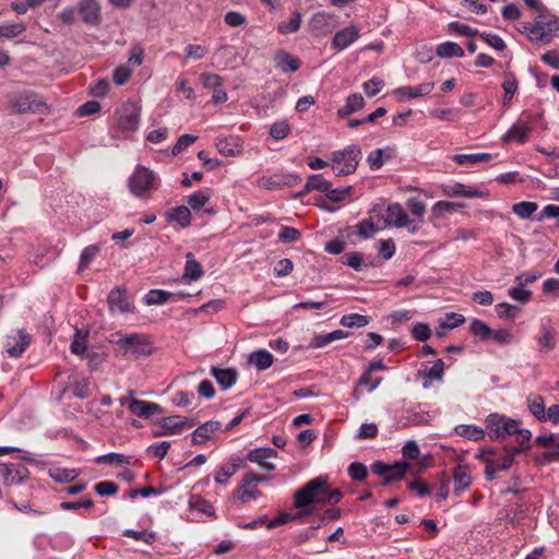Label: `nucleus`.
Returning a JSON list of instances; mask_svg holds the SVG:
<instances>
[{
	"label": "nucleus",
	"instance_id": "6e6d98bb",
	"mask_svg": "<svg viewBox=\"0 0 559 559\" xmlns=\"http://www.w3.org/2000/svg\"><path fill=\"white\" fill-rule=\"evenodd\" d=\"M96 462L99 464H117V465H123V464H130V457L120 454V453H108L100 455L96 459Z\"/></svg>",
	"mask_w": 559,
	"mask_h": 559
},
{
	"label": "nucleus",
	"instance_id": "c03bdc74",
	"mask_svg": "<svg viewBox=\"0 0 559 559\" xmlns=\"http://www.w3.org/2000/svg\"><path fill=\"white\" fill-rule=\"evenodd\" d=\"M538 209L536 202L522 201L513 204L512 212L522 219L530 218Z\"/></svg>",
	"mask_w": 559,
	"mask_h": 559
},
{
	"label": "nucleus",
	"instance_id": "4d7b16f0",
	"mask_svg": "<svg viewBox=\"0 0 559 559\" xmlns=\"http://www.w3.org/2000/svg\"><path fill=\"white\" fill-rule=\"evenodd\" d=\"M411 334L414 340L425 342L431 336V329L427 323L417 322L413 325Z\"/></svg>",
	"mask_w": 559,
	"mask_h": 559
},
{
	"label": "nucleus",
	"instance_id": "f8f14e48",
	"mask_svg": "<svg viewBox=\"0 0 559 559\" xmlns=\"http://www.w3.org/2000/svg\"><path fill=\"white\" fill-rule=\"evenodd\" d=\"M335 25V15L326 12L316 13L309 22L310 32L317 37H322L332 33Z\"/></svg>",
	"mask_w": 559,
	"mask_h": 559
},
{
	"label": "nucleus",
	"instance_id": "79ce46f5",
	"mask_svg": "<svg viewBox=\"0 0 559 559\" xmlns=\"http://www.w3.org/2000/svg\"><path fill=\"white\" fill-rule=\"evenodd\" d=\"M99 251H100L99 245H91V246H87L86 248H84L80 255L78 271L83 272L84 270H86L90 266V264L92 263V261L99 253Z\"/></svg>",
	"mask_w": 559,
	"mask_h": 559
},
{
	"label": "nucleus",
	"instance_id": "473e14b6",
	"mask_svg": "<svg viewBox=\"0 0 559 559\" xmlns=\"http://www.w3.org/2000/svg\"><path fill=\"white\" fill-rule=\"evenodd\" d=\"M186 425L192 427L195 425V423L194 420H188L181 416L164 417L162 421V427L167 430L168 435H175L179 432V430Z\"/></svg>",
	"mask_w": 559,
	"mask_h": 559
},
{
	"label": "nucleus",
	"instance_id": "a19ab883",
	"mask_svg": "<svg viewBox=\"0 0 559 559\" xmlns=\"http://www.w3.org/2000/svg\"><path fill=\"white\" fill-rule=\"evenodd\" d=\"M491 159L489 153H473V154H456L453 156V160L460 165H475Z\"/></svg>",
	"mask_w": 559,
	"mask_h": 559
},
{
	"label": "nucleus",
	"instance_id": "338daca9",
	"mask_svg": "<svg viewBox=\"0 0 559 559\" xmlns=\"http://www.w3.org/2000/svg\"><path fill=\"white\" fill-rule=\"evenodd\" d=\"M200 81L205 88L216 90L223 85V79L215 73H202Z\"/></svg>",
	"mask_w": 559,
	"mask_h": 559
},
{
	"label": "nucleus",
	"instance_id": "a878e982",
	"mask_svg": "<svg viewBox=\"0 0 559 559\" xmlns=\"http://www.w3.org/2000/svg\"><path fill=\"white\" fill-rule=\"evenodd\" d=\"M210 372L224 391L230 389L238 379V372L233 368H218L213 366Z\"/></svg>",
	"mask_w": 559,
	"mask_h": 559
},
{
	"label": "nucleus",
	"instance_id": "69168bd1",
	"mask_svg": "<svg viewBox=\"0 0 559 559\" xmlns=\"http://www.w3.org/2000/svg\"><path fill=\"white\" fill-rule=\"evenodd\" d=\"M508 295L512 299H514L516 301H520L521 304H526L532 298V292L527 290V289H524V287L520 286L519 284L515 287H511L508 290Z\"/></svg>",
	"mask_w": 559,
	"mask_h": 559
},
{
	"label": "nucleus",
	"instance_id": "0e129e2a",
	"mask_svg": "<svg viewBox=\"0 0 559 559\" xmlns=\"http://www.w3.org/2000/svg\"><path fill=\"white\" fill-rule=\"evenodd\" d=\"M300 68V60L285 51H282V72H295Z\"/></svg>",
	"mask_w": 559,
	"mask_h": 559
},
{
	"label": "nucleus",
	"instance_id": "de8ad7c7",
	"mask_svg": "<svg viewBox=\"0 0 559 559\" xmlns=\"http://www.w3.org/2000/svg\"><path fill=\"white\" fill-rule=\"evenodd\" d=\"M469 331L474 336L479 337L481 341L489 340L492 334V330L479 319H474L471 322Z\"/></svg>",
	"mask_w": 559,
	"mask_h": 559
},
{
	"label": "nucleus",
	"instance_id": "393cba45",
	"mask_svg": "<svg viewBox=\"0 0 559 559\" xmlns=\"http://www.w3.org/2000/svg\"><path fill=\"white\" fill-rule=\"evenodd\" d=\"M435 88L433 82H425L417 86H401L397 87L394 93L405 99H412L429 95Z\"/></svg>",
	"mask_w": 559,
	"mask_h": 559
},
{
	"label": "nucleus",
	"instance_id": "774afa93",
	"mask_svg": "<svg viewBox=\"0 0 559 559\" xmlns=\"http://www.w3.org/2000/svg\"><path fill=\"white\" fill-rule=\"evenodd\" d=\"M118 489V485L109 480L99 481L94 486L95 492L99 496H112L117 493Z\"/></svg>",
	"mask_w": 559,
	"mask_h": 559
},
{
	"label": "nucleus",
	"instance_id": "cd10ccee",
	"mask_svg": "<svg viewBox=\"0 0 559 559\" xmlns=\"http://www.w3.org/2000/svg\"><path fill=\"white\" fill-rule=\"evenodd\" d=\"M538 350L542 354H547L556 348L557 340L556 332L548 326H542L539 335L536 338Z\"/></svg>",
	"mask_w": 559,
	"mask_h": 559
},
{
	"label": "nucleus",
	"instance_id": "13d9d810",
	"mask_svg": "<svg viewBox=\"0 0 559 559\" xmlns=\"http://www.w3.org/2000/svg\"><path fill=\"white\" fill-rule=\"evenodd\" d=\"M301 24V13L299 11H294L288 21L282 23V34H290L295 33L299 29Z\"/></svg>",
	"mask_w": 559,
	"mask_h": 559
},
{
	"label": "nucleus",
	"instance_id": "e433bc0d",
	"mask_svg": "<svg viewBox=\"0 0 559 559\" xmlns=\"http://www.w3.org/2000/svg\"><path fill=\"white\" fill-rule=\"evenodd\" d=\"M212 197V191L210 188L201 189L187 198L188 207L197 211L201 209L204 204H206Z\"/></svg>",
	"mask_w": 559,
	"mask_h": 559
},
{
	"label": "nucleus",
	"instance_id": "0eeeda50",
	"mask_svg": "<svg viewBox=\"0 0 559 559\" xmlns=\"http://www.w3.org/2000/svg\"><path fill=\"white\" fill-rule=\"evenodd\" d=\"M485 423L488 436L491 440H501L507 436L514 435V432L518 430L516 420L508 418L504 415H499L497 413L490 414L486 418Z\"/></svg>",
	"mask_w": 559,
	"mask_h": 559
},
{
	"label": "nucleus",
	"instance_id": "9b49d317",
	"mask_svg": "<svg viewBox=\"0 0 559 559\" xmlns=\"http://www.w3.org/2000/svg\"><path fill=\"white\" fill-rule=\"evenodd\" d=\"M0 475L7 486H14L27 479L29 477V471L22 463L1 464Z\"/></svg>",
	"mask_w": 559,
	"mask_h": 559
},
{
	"label": "nucleus",
	"instance_id": "6ab92c4d",
	"mask_svg": "<svg viewBox=\"0 0 559 559\" xmlns=\"http://www.w3.org/2000/svg\"><path fill=\"white\" fill-rule=\"evenodd\" d=\"M330 183L331 182L326 180L321 174L310 175L302 190L298 194H296V197L305 195L311 191H319L325 193L326 190L330 189ZM282 198H295V195L288 192L287 195L282 194Z\"/></svg>",
	"mask_w": 559,
	"mask_h": 559
},
{
	"label": "nucleus",
	"instance_id": "1a4fd4ad",
	"mask_svg": "<svg viewBox=\"0 0 559 559\" xmlns=\"http://www.w3.org/2000/svg\"><path fill=\"white\" fill-rule=\"evenodd\" d=\"M116 118L121 131H135L139 127L140 107L134 102H126L116 110Z\"/></svg>",
	"mask_w": 559,
	"mask_h": 559
},
{
	"label": "nucleus",
	"instance_id": "7c9ffc66",
	"mask_svg": "<svg viewBox=\"0 0 559 559\" xmlns=\"http://www.w3.org/2000/svg\"><path fill=\"white\" fill-rule=\"evenodd\" d=\"M216 147L225 156H235L241 151L239 139L236 136L217 138Z\"/></svg>",
	"mask_w": 559,
	"mask_h": 559
},
{
	"label": "nucleus",
	"instance_id": "09e8293b",
	"mask_svg": "<svg viewBox=\"0 0 559 559\" xmlns=\"http://www.w3.org/2000/svg\"><path fill=\"white\" fill-rule=\"evenodd\" d=\"M369 322V317L358 313L345 314L341 319V324L346 328H362L366 326Z\"/></svg>",
	"mask_w": 559,
	"mask_h": 559
},
{
	"label": "nucleus",
	"instance_id": "423d86ee",
	"mask_svg": "<svg viewBox=\"0 0 559 559\" xmlns=\"http://www.w3.org/2000/svg\"><path fill=\"white\" fill-rule=\"evenodd\" d=\"M118 338L115 341L117 345L131 352L136 357L148 356L152 354V343L146 334L132 333L121 334L117 333Z\"/></svg>",
	"mask_w": 559,
	"mask_h": 559
},
{
	"label": "nucleus",
	"instance_id": "7ed1b4c3",
	"mask_svg": "<svg viewBox=\"0 0 559 559\" xmlns=\"http://www.w3.org/2000/svg\"><path fill=\"white\" fill-rule=\"evenodd\" d=\"M328 490V479L317 477L308 481L295 495V506L298 509L306 508L311 504H325Z\"/></svg>",
	"mask_w": 559,
	"mask_h": 559
},
{
	"label": "nucleus",
	"instance_id": "a18cd8bd",
	"mask_svg": "<svg viewBox=\"0 0 559 559\" xmlns=\"http://www.w3.org/2000/svg\"><path fill=\"white\" fill-rule=\"evenodd\" d=\"M455 432L469 440H480L484 438L485 432L481 428L474 425H460L455 428Z\"/></svg>",
	"mask_w": 559,
	"mask_h": 559
},
{
	"label": "nucleus",
	"instance_id": "58836bf2",
	"mask_svg": "<svg viewBox=\"0 0 559 559\" xmlns=\"http://www.w3.org/2000/svg\"><path fill=\"white\" fill-rule=\"evenodd\" d=\"M502 88H503V92H504V95H503V106H508L510 104V102L512 100L514 94L516 93L518 91V80L515 78V75L511 72L507 73L504 75V81L502 83Z\"/></svg>",
	"mask_w": 559,
	"mask_h": 559
},
{
	"label": "nucleus",
	"instance_id": "4c0bfd02",
	"mask_svg": "<svg viewBox=\"0 0 559 559\" xmlns=\"http://www.w3.org/2000/svg\"><path fill=\"white\" fill-rule=\"evenodd\" d=\"M409 466L411 464L407 462H396L395 464L391 465V469L388 472L386 477L382 481V485L386 486L393 481L403 479Z\"/></svg>",
	"mask_w": 559,
	"mask_h": 559
},
{
	"label": "nucleus",
	"instance_id": "9d476101",
	"mask_svg": "<svg viewBox=\"0 0 559 559\" xmlns=\"http://www.w3.org/2000/svg\"><path fill=\"white\" fill-rule=\"evenodd\" d=\"M76 9L86 25L97 27L102 24V11L97 0H79Z\"/></svg>",
	"mask_w": 559,
	"mask_h": 559
},
{
	"label": "nucleus",
	"instance_id": "5701e85b",
	"mask_svg": "<svg viewBox=\"0 0 559 559\" xmlns=\"http://www.w3.org/2000/svg\"><path fill=\"white\" fill-rule=\"evenodd\" d=\"M453 493L460 497L472 484V476L467 465H457L453 468Z\"/></svg>",
	"mask_w": 559,
	"mask_h": 559
},
{
	"label": "nucleus",
	"instance_id": "b1692460",
	"mask_svg": "<svg viewBox=\"0 0 559 559\" xmlns=\"http://www.w3.org/2000/svg\"><path fill=\"white\" fill-rule=\"evenodd\" d=\"M531 128L528 127L526 121L519 120L514 123L503 135L502 141L507 142H516L518 144H524L528 140V133Z\"/></svg>",
	"mask_w": 559,
	"mask_h": 559
},
{
	"label": "nucleus",
	"instance_id": "bf43d9fd",
	"mask_svg": "<svg viewBox=\"0 0 559 559\" xmlns=\"http://www.w3.org/2000/svg\"><path fill=\"white\" fill-rule=\"evenodd\" d=\"M444 373V362L438 359L433 365L424 371V377L430 381L441 380Z\"/></svg>",
	"mask_w": 559,
	"mask_h": 559
},
{
	"label": "nucleus",
	"instance_id": "3c124183",
	"mask_svg": "<svg viewBox=\"0 0 559 559\" xmlns=\"http://www.w3.org/2000/svg\"><path fill=\"white\" fill-rule=\"evenodd\" d=\"M341 261L343 264L354 269L355 271H361L367 264L364 262L362 255L357 252H347L342 258Z\"/></svg>",
	"mask_w": 559,
	"mask_h": 559
},
{
	"label": "nucleus",
	"instance_id": "2eb2a0df",
	"mask_svg": "<svg viewBox=\"0 0 559 559\" xmlns=\"http://www.w3.org/2000/svg\"><path fill=\"white\" fill-rule=\"evenodd\" d=\"M382 217L385 226L393 225L397 228H402L408 226L409 223L408 214L400 203L389 204Z\"/></svg>",
	"mask_w": 559,
	"mask_h": 559
},
{
	"label": "nucleus",
	"instance_id": "052dcab7",
	"mask_svg": "<svg viewBox=\"0 0 559 559\" xmlns=\"http://www.w3.org/2000/svg\"><path fill=\"white\" fill-rule=\"evenodd\" d=\"M496 311L500 319H514L520 309L516 306H513L508 302H500L496 305Z\"/></svg>",
	"mask_w": 559,
	"mask_h": 559
},
{
	"label": "nucleus",
	"instance_id": "ddd939ff",
	"mask_svg": "<svg viewBox=\"0 0 559 559\" xmlns=\"http://www.w3.org/2000/svg\"><path fill=\"white\" fill-rule=\"evenodd\" d=\"M107 302L110 312L128 313L134 312V306L129 299L124 288L116 287L108 294Z\"/></svg>",
	"mask_w": 559,
	"mask_h": 559
},
{
	"label": "nucleus",
	"instance_id": "4468645a",
	"mask_svg": "<svg viewBox=\"0 0 559 559\" xmlns=\"http://www.w3.org/2000/svg\"><path fill=\"white\" fill-rule=\"evenodd\" d=\"M31 335L25 330H19L9 335L5 342V350L10 357H20L31 343Z\"/></svg>",
	"mask_w": 559,
	"mask_h": 559
},
{
	"label": "nucleus",
	"instance_id": "f03ea898",
	"mask_svg": "<svg viewBox=\"0 0 559 559\" xmlns=\"http://www.w3.org/2000/svg\"><path fill=\"white\" fill-rule=\"evenodd\" d=\"M128 187L134 197L148 199L160 187V178L152 169L138 165L128 179Z\"/></svg>",
	"mask_w": 559,
	"mask_h": 559
},
{
	"label": "nucleus",
	"instance_id": "72a5a7b5",
	"mask_svg": "<svg viewBox=\"0 0 559 559\" xmlns=\"http://www.w3.org/2000/svg\"><path fill=\"white\" fill-rule=\"evenodd\" d=\"M436 53L440 58L464 57V50L454 41H444L439 44L436 48Z\"/></svg>",
	"mask_w": 559,
	"mask_h": 559
},
{
	"label": "nucleus",
	"instance_id": "49530a36",
	"mask_svg": "<svg viewBox=\"0 0 559 559\" xmlns=\"http://www.w3.org/2000/svg\"><path fill=\"white\" fill-rule=\"evenodd\" d=\"M447 32L449 34L461 35L466 37L478 36V29L471 27L467 24L454 21L448 24Z\"/></svg>",
	"mask_w": 559,
	"mask_h": 559
},
{
	"label": "nucleus",
	"instance_id": "aec40b11",
	"mask_svg": "<svg viewBox=\"0 0 559 559\" xmlns=\"http://www.w3.org/2000/svg\"><path fill=\"white\" fill-rule=\"evenodd\" d=\"M442 192L450 198H481L485 195L483 191H479L476 188L465 186L460 182H455L452 185H443Z\"/></svg>",
	"mask_w": 559,
	"mask_h": 559
},
{
	"label": "nucleus",
	"instance_id": "39448f33",
	"mask_svg": "<svg viewBox=\"0 0 559 559\" xmlns=\"http://www.w3.org/2000/svg\"><path fill=\"white\" fill-rule=\"evenodd\" d=\"M12 114H38L44 115L49 111V107L45 100L33 91H25L15 95L10 100Z\"/></svg>",
	"mask_w": 559,
	"mask_h": 559
},
{
	"label": "nucleus",
	"instance_id": "8fccbe9b",
	"mask_svg": "<svg viewBox=\"0 0 559 559\" xmlns=\"http://www.w3.org/2000/svg\"><path fill=\"white\" fill-rule=\"evenodd\" d=\"M237 461L238 460L233 459V462L224 464L219 467L217 474L214 477L217 484H225V481L237 472L239 467Z\"/></svg>",
	"mask_w": 559,
	"mask_h": 559
},
{
	"label": "nucleus",
	"instance_id": "ea45409f",
	"mask_svg": "<svg viewBox=\"0 0 559 559\" xmlns=\"http://www.w3.org/2000/svg\"><path fill=\"white\" fill-rule=\"evenodd\" d=\"M26 31V25L23 22L19 23H2L0 24V38L12 39L23 34Z\"/></svg>",
	"mask_w": 559,
	"mask_h": 559
},
{
	"label": "nucleus",
	"instance_id": "4be33fe9",
	"mask_svg": "<svg viewBox=\"0 0 559 559\" xmlns=\"http://www.w3.org/2000/svg\"><path fill=\"white\" fill-rule=\"evenodd\" d=\"M129 411L141 418H150L154 414L163 413V408L153 402H146L142 400H132L129 405Z\"/></svg>",
	"mask_w": 559,
	"mask_h": 559
},
{
	"label": "nucleus",
	"instance_id": "412c9836",
	"mask_svg": "<svg viewBox=\"0 0 559 559\" xmlns=\"http://www.w3.org/2000/svg\"><path fill=\"white\" fill-rule=\"evenodd\" d=\"M221 423L217 420H209L199 426L191 435L193 444H203L211 440L213 435L221 429Z\"/></svg>",
	"mask_w": 559,
	"mask_h": 559
},
{
	"label": "nucleus",
	"instance_id": "f704fd0d",
	"mask_svg": "<svg viewBox=\"0 0 559 559\" xmlns=\"http://www.w3.org/2000/svg\"><path fill=\"white\" fill-rule=\"evenodd\" d=\"M203 275L201 264L194 259L192 252L186 254V266L183 272V278L195 281Z\"/></svg>",
	"mask_w": 559,
	"mask_h": 559
},
{
	"label": "nucleus",
	"instance_id": "680f3d73",
	"mask_svg": "<svg viewBox=\"0 0 559 559\" xmlns=\"http://www.w3.org/2000/svg\"><path fill=\"white\" fill-rule=\"evenodd\" d=\"M352 191V187H343V188H332V183H330V189L326 190L325 195L332 202H341L349 195Z\"/></svg>",
	"mask_w": 559,
	"mask_h": 559
},
{
	"label": "nucleus",
	"instance_id": "c756f323",
	"mask_svg": "<svg viewBox=\"0 0 559 559\" xmlns=\"http://www.w3.org/2000/svg\"><path fill=\"white\" fill-rule=\"evenodd\" d=\"M364 106H365V99L361 94H358V93L350 94L347 96L345 105L337 110V116L340 118H345V117L360 110L361 108H364Z\"/></svg>",
	"mask_w": 559,
	"mask_h": 559
},
{
	"label": "nucleus",
	"instance_id": "5fc2aeb1",
	"mask_svg": "<svg viewBox=\"0 0 559 559\" xmlns=\"http://www.w3.org/2000/svg\"><path fill=\"white\" fill-rule=\"evenodd\" d=\"M189 506L191 509L197 510L202 514H205V515L214 514L213 506L207 500H205L201 497H197V496L191 497V499L189 501Z\"/></svg>",
	"mask_w": 559,
	"mask_h": 559
},
{
	"label": "nucleus",
	"instance_id": "864d4df0",
	"mask_svg": "<svg viewBox=\"0 0 559 559\" xmlns=\"http://www.w3.org/2000/svg\"><path fill=\"white\" fill-rule=\"evenodd\" d=\"M50 476L55 481L66 484L73 481L79 476V473L76 469L57 468L50 473Z\"/></svg>",
	"mask_w": 559,
	"mask_h": 559
},
{
	"label": "nucleus",
	"instance_id": "bb28decb",
	"mask_svg": "<svg viewBox=\"0 0 559 559\" xmlns=\"http://www.w3.org/2000/svg\"><path fill=\"white\" fill-rule=\"evenodd\" d=\"M165 217L168 223H178L182 228L191 224V212L186 205L171 207L165 212Z\"/></svg>",
	"mask_w": 559,
	"mask_h": 559
},
{
	"label": "nucleus",
	"instance_id": "e2e57ef3",
	"mask_svg": "<svg viewBox=\"0 0 559 559\" xmlns=\"http://www.w3.org/2000/svg\"><path fill=\"white\" fill-rule=\"evenodd\" d=\"M348 475L353 480L362 481L368 475V469L362 463L353 462L348 466Z\"/></svg>",
	"mask_w": 559,
	"mask_h": 559
},
{
	"label": "nucleus",
	"instance_id": "c9c22d12",
	"mask_svg": "<svg viewBox=\"0 0 559 559\" xmlns=\"http://www.w3.org/2000/svg\"><path fill=\"white\" fill-rule=\"evenodd\" d=\"M527 406L532 415L539 421L546 420V411L544 399L540 395L530 394L527 396Z\"/></svg>",
	"mask_w": 559,
	"mask_h": 559
},
{
	"label": "nucleus",
	"instance_id": "f257e3e1",
	"mask_svg": "<svg viewBox=\"0 0 559 559\" xmlns=\"http://www.w3.org/2000/svg\"><path fill=\"white\" fill-rule=\"evenodd\" d=\"M522 32L525 33L531 41L548 44L552 37L558 36L559 20L547 13H540L534 20V23H523Z\"/></svg>",
	"mask_w": 559,
	"mask_h": 559
},
{
	"label": "nucleus",
	"instance_id": "f3484780",
	"mask_svg": "<svg viewBox=\"0 0 559 559\" xmlns=\"http://www.w3.org/2000/svg\"><path fill=\"white\" fill-rule=\"evenodd\" d=\"M263 479V476H259L253 473L246 474L241 480L240 486L237 489V498L242 502H246L250 499H254L258 495V490L254 486V483L262 481Z\"/></svg>",
	"mask_w": 559,
	"mask_h": 559
},
{
	"label": "nucleus",
	"instance_id": "dca6fc26",
	"mask_svg": "<svg viewBox=\"0 0 559 559\" xmlns=\"http://www.w3.org/2000/svg\"><path fill=\"white\" fill-rule=\"evenodd\" d=\"M276 457L277 452L271 448H257L248 453V460L259 464L265 471H272L275 468L273 460Z\"/></svg>",
	"mask_w": 559,
	"mask_h": 559
},
{
	"label": "nucleus",
	"instance_id": "37998d69",
	"mask_svg": "<svg viewBox=\"0 0 559 559\" xmlns=\"http://www.w3.org/2000/svg\"><path fill=\"white\" fill-rule=\"evenodd\" d=\"M173 293L163 289H151L144 297L146 305H163L169 301L173 297Z\"/></svg>",
	"mask_w": 559,
	"mask_h": 559
},
{
	"label": "nucleus",
	"instance_id": "c85d7f7f",
	"mask_svg": "<svg viewBox=\"0 0 559 559\" xmlns=\"http://www.w3.org/2000/svg\"><path fill=\"white\" fill-rule=\"evenodd\" d=\"M347 337V333L343 330H335L326 334L313 336L309 342V348H322L332 342Z\"/></svg>",
	"mask_w": 559,
	"mask_h": 559
},
{
	"label": "nucleus",
	"instance_id": "20e7f679",
	"mask_svg": "<svg viewBox=\"0 0 559 559\" xmlns=\"http://www.w3.org/2000/svg\"><path fill=\"white\" fill-rule=\"evenodd\" d=\"M361 158V150L358 145L352 144L343 150L334 151L331 154L333 170L336 176H347L356 171Z\"/></svg>",
	"mask_w": 559,
	"mask_h": 559
},
{
	"label": "nucleus",
	"instance_id": "6e6552de",
	"mask_svg": "<svg viewBox=\"0 0 559 559\" xmlns=\"http://www.w3.org/2000/svg\"><path fill=\"white\" fill-rule=\"evenodd\" d=\"M524 451V448L504 445V450L500 455L496 456L495 460H488V466H485V477L491 481L496 478L498 472L508 471L513 462L516 454Z\"/></svg>",
	"mask_w": 559,
	"mask_h": 559
},
{
	"label": "nucleus",
	"instance_id": "603ef678",
	"mask_svg": "<svg viewBox=\"0 0 559 559\" xmlns=\"http://www.w3.org/2000/svg\"><path fill=\"white\" fill-rule=\"evenodd\" d=\"M466 205L460 202H450V201H438L432 206V212L436 216L442 215L447 212L457 211L459 209H465Z\"/></svg>",
	"mask_w": 559,
	"mask_h": 559
},
{
	"label": "nucleus",
	"instance_id": "2f4dec72",
	"mask_svg": "<svg viewBox=\"0 0 559 559\" xmlns=\"http://www.w3.org/2000/svg\"><path fill=\"white\" fill-rule=\"evenodd\" d=\"M274 359L271 353L266 349H259L249 355L248 362L255 366L258 370H265L270 368Z\"/></svg>",
	"mask_w": 559,
	"mask_h": 559
},
{
	"label": "nucleus",
	"instance_id": "a211bd4d",
	"mask_svg": "<svg viewBox=\"0 0 559 559\" xmlns=\"http://www.w3.org/2000/svg\"><path fill=\"white\" fill-rule=\"evenodd\" d=\"M359 38V28L352 25L335 33L332 39V47L342 51Z\"/></svg>",
	"mask_w": 559,
	"mask_h": 559
}]
</instances>
